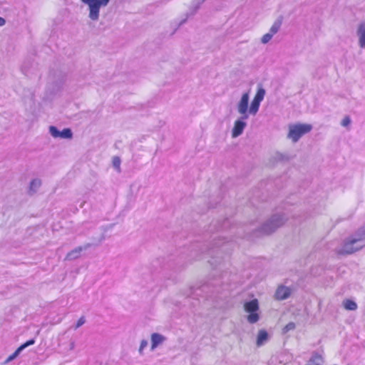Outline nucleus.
Instances as JSON below:
<instances>
[{"mask_svg": "<svg viewBox=\"0 0 365 365\" xmlns=\"http://www.w3.org/2000/svg\"><path fill=\"white\" fill-rule=\"evenodd\" d=\"M273 228L267 229V232H275L278 228L283 226L285 222L288 220V217L284 212H277L273 214L269 218Z\"/></svg>", "mask_w": 365, "mask_h": 365, "instance_id": "obj_8", "label": "nucleus"}, {"mask_svg": "<svg viewBox=\"0 0 365 365\" xmlns=\"http://www.w3.org/2000/svg\"><path fill=\"white\" fill-rule=\"evenodd\" d=\"M248 118V116L240 115L237 119L235 120L231 131L232 138H236L243 133L244 130L247 127V120Z\"/></svg>", "mask_w": 365, "mask_h": 365, "instance_id": "obj_5", "label": "nucleus"}, {"mask_svg": "<svg viewBox=\"0 0 365 365\" xmlns=\"http://www.w3.org/2000/svg\"><path fill=\"white\" fill-rule=\"evenodd\" d=\"M275 158L279 160H282V161L283 160H288V158L285 155H284L282 153H277L275 155Z\"/></svg>", "mask_w": 365, "mask_h": 365, "instance_id": "obj_29", "label": "nucleus"}, {"mask_svg": "<svg viewBox=\"0 0 365 365\" xmlns=\"http://www.w3.org/2000/svg\"><path fill=\"white\" fill-rule=\"evenodd\" d=\"M74 347V343H72L71 345V349H72Z\"/></svg>", "mask_w": 365, "mask_h": 365, "instance_id": "obj_32", "label": "nucleus"}, {"mask_svg": "<svg viewBox=\"0 0 365 365\" xmlns=\"http://www.w3.org/2000/svg\"><path fill=\"white\" fill-rule=\"evenodd\" d=\"M35 343L34 339H31L26 341V343L23 344L19 346L20 349L23 351L25 348L28 347L29 346L33 345Z\"/></svg>", "mask_w": 365, "mask_h": 365, "instance_id": "obj_28", "label": "nucleus"}, {"mask_svg": "<svg viewBox=\"0 0 365 365\" xmlns=\"http://www.w3.org/2000/svg\"><path fill=\"white\" fill-rule=\"evenodd\" d=\"M205 0H202V1H204Z\"/></svg>", "mask_w": 365, "mask_h": 365, "instance_id": "obj_33", "label": "nucleus"}, {"mask_svg": "<svg viewBox=\"0 0 365 365\" xmlns=\"http://www.w3.org/2000/svg\"><path fill=\"white\" fill-rule=\"evenodd\" d=\"M356 34L359 47L365 48V20L358 24Z\"/></svg>", "mask_w": 365, "mask_h": 365, "instance_id": "obj_11", "label": "nucleus"}, {"mask_svg": "<svg viewBox=\"0 0 365 365\" xmlns=\"http://www.w3.org/2000/svg\"><path fill=\"white\" fill-rule=\"evenodd\" d=\"M84 250L82 247H78L69 252L66 257L65 260L72 261L80 257L81 252Z\"/></svg>", "mask_w": 365, "mask_h": 365, "instance_id": "obj_16", "label": "nucleus"}, {"mask_svg": "<svg viewBox=\"0 0 365 365\" xmlns=\"http://www.w3.org/2000/svg\"><path fill=\"white\" fill-rule=\"evenodd\" d=\"M312 129L310 124L294 123L288 125L287 138L295 143L305 134L309 133Z\"/></svg>", "mask_w": 365, "mask_h": 365, "instance_id": "obj_2", "label": "nucleus"}, {"mask_svg": "<svg viewBox=\"0 0 365 365\" xmlns=\"http://www.w3.org/2000/svg\"><path fill=\"white\" fill-rule=\"evenodd\" d=\"M41 184H42L41 180L39 178H35V179L32 180L29 184V194L33 195V194L36 193L40 187L41 186Z\"/></svg>", "mask_w": 365, "mask_h": 365, "instance_id": "obj_17", "label": "nucleus"}, {"mask_svg": "<svg viewBox=\"0 0 365 365\" xmlns=\"http://www.w3.org/2000/svg\"><path fill=\"white\" fill-rule=\"evenodd\" d=\"M148 341L146 339H143L140 341V345L138 349V352L140 355H143V350L148 346Z\"/></svg>", "mask_w": 365, "mask_h": 365, "instance_id": "obj_25", "label": "nucleus"}, {"mask_svg": "<svg viewBox=\"0 0 365 365\" xmlns=\"http://www.w3.org/2000/svg\"><path fill=\"white\" fill-rule=\"evenodd\" d=\"M343 307H344L345 309L349 311H354L358 307L357 304L354 301L351 299L344 300Z\"/></svg>", "mask_w": 365, "mask_h": 365, "instance_id": "obj_18", "label": "nucleus"}, {"mask_svg": "<svg viewBox=\"0 0 365 365\" xmlns=\"http://www.w3.org/2000/svg\"><path fill=\"white\" fill-rule=\"evenodd\" d=\"M272 37L273 35L271 33L268 32L262 36V37L261 38V43L263 44H266L271 41Z\"/></svg>", "mask_w": 365, "mask_h": 365, "instance_id": "obj_23", "label": "nucleus"}, {"mask_svg": "<svg viewBox=\"0 0 365 365\" xmlns=\"http://www.w3.org/2000/svg\"><path fill=\"white\" fill-rule=\"evenodd\" d=\"M6 24V20L0 16V26H4Z\"/></svg>", "mask_w": 365, "mask_h": 365, "instance_id": "obj_31", "label": "nucleus"}, {"mask_svg": "<svg viewBox=\"0 0 365 365\" xmlns=\"http://www.w3.org/2000/svg\"><path fill=\"white\" fill-rule=\"evenodd\" d=\"M6 121V119L3 115H0V125H3V127L6 129L8 123Z\"/></svg>", "mask_w": 365, "mask_h": 365, "instance_id": "obj_30", "label": "nucleus"}, {"mask_svg": "<svg viewBox=\"0 0 365 365\" xmlns=\"http://www.w3.org/2000/svg\"><path fill=\"white\" fill-rule=\"evenodd\" d=\"M166 337L159 333H153L150 336L151 351H154L158 346L163 344L166 341Z\"/></svg>", "mask_w": 365, "mask_h": 365, "instance_id": "obj_12", "label": "nucleus"}, {"mask_svg": "<svg viewBox=\"0 0 365 365\" xmlns=\"http://www.w3.org/2000/svg\"><path fill=\"white\" fill-rule=\"evenodd\" d=\"M249 101V92L244 93L236 105L237 111L240 115H246L249 117V115H250Z\"/></svg>", "mask_w": 365, "mask_h": 365, "instance_id": "obj_7", "label": "nucleus"}, {"mask_svg": "<svg viewBox=\"0 0 365 365\" xmlns=\"http://www.w3.org/2000/svg\"><path fill=\"white\" fill-rule=\"evenodd\" d=\"M22 351L19 347L11 355H10L5 361L4 364H8L15 359Z\"/></svg>", "mask_w": 365, "mask_h": 365, "instance_id": "obj_21", "label": "nucleus"}, {"mask_svg": "<svg viewBox=\"0 0 365 365\" xmlns=\"http://www.w3.org/2000/svg\"><path fill=\"white\" fill-rule=\"evenodd\" d=\"M291 294V289L285 286H279L276 290L275 298L278 300L287 299Z\"/></svg>", "mask_w": 365, "mask_h": 365, "instance_id": "obj_14", "label": "nucleus"}, {"mask_svg": "<svg viewBox=\"0 0 365 365\" xmlns=\"http://www.w3.org/2000/svg\"><path fill=\"white\" fill-rule=\"evenodd\" d=\"M264 96L265 90L262 86H259L250 106V115H255L257 114L259 110L260 103L263 101Z\"/></svg>", "mask_w": 365, "mask_h": 365, "instance_id": "obj_6", "label": "nucleus"}, {"mask_svg": "<svg viewBox=\"0 0 365 365\" xmlns=\"http://www.w3.org/2000/svg\"><path fill=\"white\" fill-rule=\"evenodd\" d=\"M273 228L267 229V232H275L278 228L283 226L285 222L288 220V217L284 212H277L273 214L269 218Z\"/></svg>", "mask_w": 365, "mask_h": 365, "instance_id": "obj_9", "label": "nucleus"}, {"mask_svg": "<svg viewBox=\"0 0 365 365\" xmlns=\"http://www.w3.org/2000/svg\"><path fill=\"white\" fill-rule=\"evenodd\" d=\"M81 2L87 6L88 18L93 21H98L100 18V9L106 6L110 0H80Z\"/></svg>", "mask_w": 365, "mask_h": 365, "instance_id": "obj_3", "label": "nucleus"}, {"mask_svg": "<svg viewBox=\"0 0 365 365\" xmlns=\"http://www.w3.org/2000/svg\"><path fill=\"white\" fill-rule=\"evenodd\" d=\"M243 308L245 312L248 314L247 320L249 323L255 324L259 320V306L257 299L245 302Z\"/></svg>", "mask_w": 365, "mask_h": 365, "instance_id": "obj_4", "label": "nucleus"}, {"mask_svg": "<svg viewBox=\"0 0 365 365\" xmlns=\"http://www.w3.org/2000/svg\"><path fill=\"white\" fill-rule=\"evenodd\" d=\"M322 358L319 355H316L309 360L307 365H322Z\"/></svg>", "mask_w": 365, "mask_h": 365, "instance_id": "obj_20", "label": "nucleus"}, {"mask_svg": "<svg viewBox=\"0 0 365 365\" xmlns=\"http://www.w3.org/2000/svg\"><path fill=\"white\" fill-rule=\"evenodd\" d=\"M281 24L282 23L280 21H274V24L272 25L271 28L269 29V32L274 36L279 31Z\"/></svg>", "mask_w": 365, "mask_h": 365, "instance_id": "obj_19", "label": "nucleus"}, {"mask_svg": "<svg viewBox=\"0 0 365 365\" xmlns=\"http://www.w3.org/2000/svg\"><path fill=\"white\" fill-rule=\"evenodd\" d=\"M296 326L294 322L288 323L282 329L283 334H287L288 331L294 330Z\"/></svg>", "mask_w": 365, "mask_h": 365, "instance_id": "obj_24", "label": "nucleus"}, {"mask_svg": "<svg viewBox=\"0 0 365 365\" xmlns=\"http://www.w3.org/2000/svg\"><path fill=\"white\" fill-rule=\"evenodd\" d=\"M49 133L54 138L71 139L73 137V133L70 128H64L60 131L56 126L49 127Z\"/></svg>", "mask_w": 365, "mask_h": 365, "instance_id": "obj_10", "label": "nucleus"}, {"mask_svg": "<svg viewBox=\"0 0 365 365\" xmlns=\"http://www.w3.org/2000/svg\"><path fill=\"white\" fill-rule=\"evenodd\" d=\"M113 165L118 171H120V160L118 157L113 158Z\"/></svg>", "mask_w": 365, "mask_h": 365, "instance_id": "obj_26", "label": "nucleus"}, {"mask_svg": "<svg viewBox=\"0 0 365 365\" xmlns=\"http://www.w3.org/2000/svg\"><path fill=\"white\" fill-rule=\"evenodd\" d=\"M271 220L267 219L264 223H262L256 230L255 235L256 236H263V235H269L272 234L274 232H267V229L273 228V225H272Z\"/></svg>", "mask_w": 365, "mask_h": 365, "instance_id": "obj_13", "label": "nucleus"}, {"mask_svg": "<svg viewBox=\"0 0 365 365\" xmlns=\"http://www.w3.org/2000/svg\"><path fill=\"white\" fill-rule=\"evenodd\" d=\"M268 339H269V335H268V333L267 332V331H265L264 329H260L258 331L257 336V341H256L257 346H263L265 343L267 342Z\"/></svg>", "mask_w": 365, "mask_h": 365, "instance_id": "obj_15", "label": "nucleus"}, {"mask_svg": "<svg viewBox=\"0 0 365 365\" xmlns=\"http://www.w3.org/2000/svg\"><path fill=\"white\" fill-rule=\"evenodd\" d=\"M351 123V118L349 115H346L341 121V125L349 129V126Z\"/></svg>", "mask_w": 365, "mask_h": 365, "instance_id": "obj_22", "label": "nucleus"}, {"mask_svg": "<svg viewBox=\"0 0 365 365\" xmlns=\"http://www.w3.org/2000/svg\"><path fill=\"white\" fill-rule=\"evenodd\" d=\"M86 323V318L84 317H81L77 322L76 324L74 327L75 329H78L82 325H83Z\"/></svg>", "mask_w": 365, "mask_h": 365, "instance_id": "obj_27", "label": "nucleus"}, {"mask_svg": "<svg viewBox=\"0 0 365 365\" xmlns=\"http://www.w3.org/2000/svg\"><path fill=\"white\" fill-rule=\"evenodd\" d=\"M365 247V227L360 228L354 234L344 240L343 244L336 249L339 255H351Z\"/></svg>", "mask_w": 365, "mask_h": 365, "instance_id": "obj_1", "label": "nucleus"}]
</instances>
